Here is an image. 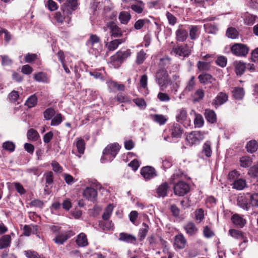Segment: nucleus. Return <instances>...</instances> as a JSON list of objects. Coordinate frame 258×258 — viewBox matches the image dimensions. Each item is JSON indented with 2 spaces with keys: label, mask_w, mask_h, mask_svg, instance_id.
Instances as JSON below:
<instances>
[{
  "label": "nucleus",
  "mask_w": 258,
  "mask_h": 258,
  "mask_svg": "<svg viewBox=\"0 0 258 258\" xmlns=\"http://www.w3.org/2000/svg\"><path fill=\"white\" fill-rule=\"evenodd\" d=\"M11 237L10 235H5L0 238V249L10 246Z\"/></svg>",
  "instance_id": "obj_30"
},
{
  "label": "nucleus",
  "mask_w": 258,
  "mask_h": 258,
  "mask_svg": "<svg viewBox=\"0 0 258 258\" xmlns=\"http://www.w3.org/2000/svg\"><path fill=\"white\" fill-rule=\"evenodd\" d=\"M207 134L208 132L203 131H192L187 135L186 140L191 145L198 144L205 138V135Z\"/></svg>",
  "instance_id": "obj_3"
},
{
  "label": "nucleus",
  "mask_w": 258,
  "mask_h": 258,
  "mask_svg": "<svg viewBox=\"0 0 258 258\" xmlns=\"http://www.w3.org/2000/svg\"><path fill=\"white\" fill-rule=\"evenodd\" d=\"M183 228L186 234L190 236L195 235L198 231L196 225L192 222H188L184 226Z\"/></svg>",
  "instance_id": "obj_15"
},
{
  "label": "nucleus",
  "mask_w": 258,
  "mask_h": 258,
  "mask_svg": "<svg viewBox=\"0 0 258 258\" xmlns=\"http://www.w3.org/2000/svg\"><path fill=\"white\" fill-rule=\"evenodd\" d=\"M216 62L217 65L221 67H224L226 66L227 59L226 57L220 56L217 58Z\"/></svg>",
  "instance_id": "obj_61"
},
{
  "label": "nucleus",
  "mask_w": 258,
  "mask_h": 258,
  "mask_svg": "<svg viewBox=\"0 0 258 258\" xmlns=\"http://www.w3.org/2000/svg\"><path fill=\"white\" fill-rule=\"evenodd\" d=\"M62 121V116L60 113L56 114L52 119L50 125L51 126H57Z\"/></svg>",
  "instance_id": "obj_49"
},
{
  "label": "nucleus",
  "mask_w": 258,
  "mask_h": 258,
  "mask_svg": "<svg viewBox=\"0 0 258 258\" xmlns=\"http://www.w3.org/2000/svg\"><path fill=\"white\" fill-rule=\"evenodd\" d=\"M247 151L250 153L256 152L258 149V144L255 140L248 142L246 145Z\"/></svg>",
  "instance_id": "obj_35"
},
{
  "label": "nucleus",
  "mask_w": 258,
  "mask_h": 258,
  "mask_svg": "<svg viewBox=\"0 0 258 258\" xmlns=\"http://www.w3.org/2000/svg\"><path fill=\"white\" fill-rule=\"evenodd\" d=\"M200 27L198 26H190L189 28V37L191 40H196L200 34Z\"/></svg>",
  "instance_id": "obj_29"
},
{
  "label": "nucleus",
  "mask_w": 258,
  "mask_h": 258,
  "mask_svg": "<svg viewBox=\"0 0 258 258\" xmlns=\"http://www.w3.org/2000/svg\"><path fill=\"white\" fill-rule=\"evenodd\" d=\"M198 79L201 83L204 84L212 83L215 81V78H214L210 74L207 73L200 75L198 77Z\"/></svg>",
  "instance_id": "obj_21"
},
{
  "label": "nucleus",
  "mask_w": 258,
  "mask_h": 258,
  "mask_svg": "<svg viewBox=\"0 0 258 258\" xmlns=\"http://www.w3.org/2000/svg\"><path fill=\"white\" fill-rule=\"evenodd\" d=\"M237 205L244 210H247L250 207V204L247 202L246 198L241 196L237 199Z\"/></svg>",
  "instance_id": "obj_28"
},
{
  "label": "nucleus",
  "mask_w": 258,
  "mask_h": 258,
  "mask_svg": "<svg viewBox=\"0 0 258 258\" xmlns=\"http://www.w3.org/2000/svg\"><path fill=\"white\" fill-rule=\"evenodd\" d=\"M113 207L112 205L109 204L105 209L103 214L102 215V219L107 220L110 217L113 211Z\"/></svg>",
  "instance_id": "obj_43"
},
{
  "label": "nucleus",
  "mask_w": 258,
  "mask_h": 258,
  "mask_svg": "<svg viewBox=\"0 0 258 258\" xmlns=\"http://www.w3.org/2000/svg\"><path fill=\"white\" fill-rule=\"evenodd\" d=\"M69 237L70 236L67 232L59 233L56 236L53 240L57 244H63Z\"/></svg>",
  "instance_id": "obj_20"
},
{
  "label": "nucleus",
  "mask_w": 258,
  "mask_h": 258,
  "mask_svg": "<svg viewBox=\"0 0 258 258\" xmlns=\"http://www.w3.org/2000/svg\"><path fill=\"white\" fill-rule=\"evenodd\" d=\"M205 92L202 89H198L194 94V101H199L202 99L204 96Z\"/></svg>",
  "instance_id": "obj_51"
},
{
  "label": "nucleus",
  "mask_w": 258,
  "mask_h": 258,
  "mask_svg": "<svg viewBox=\"0 0 258 258\" xmlns=\"http://www.w3.org/2000/svg\"><path fill=\"white\" fill-rule=\"evenodd\" d=\"M3 148L9 152H13L15 149V145L11 141H7L3 143Z\"/></svg>",
  "instance_id": "obj_56"
},
{
  "label": "nucleus",
  "mask_w": 258,
  "mask_h": 258,
  "mask_svg": "<svg viewBox=\"0 0 258 258\" xmlns=\"http://www.w3.org/2000/svg\"><path fill=\"white\" fill-rule=\"evenodd\" d=\"M66 15H67V18L69 19V20H68V23H69V21H70V20H71V18L69 17V15L70 14L64 8L63 9L62 13H61L60 12H57L55 14L54 18H55V20L57 21V22L60 23H62L65 19L64 16Z\"/></svg>",
  "instance_id": "obj_18"
},
{
  "label": "nucleus",
  "mask_w": 258,
  "mask_h": 258,
  "mask_svg": "<svg viewBox=\"0 0 258 258\" xmlns=\"http://www.w3.org/2000/svg\"><path fill=\"white\" fill-rule=\"evenodd\" d=\"M240 165L243 168L249 167L252 163V159L248 156H243L239 160Z\"/></svg>",
  "instance_id": "obj_41"
},
{
  "label": "nucleus",
  "mask_w": 258,
  "mask_h": 258,
  "mask_svg": "<svg viewBox=\"0 0 258 258\" xmlns=\"http://www.w3.org/2000/svg\"><path fill=\"white\" fill-rule=\"evenodd\" d=\"M152 119L156 123L160 125L166 123L168 118L166 116L163 114H155L151 115Z\"/></svg>",
  "instance_id": "obj_24"
},
{
  "label": "nucleus",
  "mask_w": 258,
  "mask_h": 258,
  "mask_svg": "<svg viewBox=\"0 0 258 258\" xmlns=\"http://www.w3.org/2000/svg\"><path fill=\"white\" fill-rule=\"evenodd\" d=\"M37 102V97L35 95H32L30 96L27 100L25 103L28 107L32 108L34 107Z\"/></svg>",
  "instance_id": "obj_46"
},
{
  "label": "nucleus",
  "mask_w": 258,
  "mask_h": 258,
  "mask_svg": "<svg viewBox=\"0 0 258 258\" xmlns=\"http://www.w3.org/2000/svg\"><path fill=\"white\" fill-rule=\"evenodd\" d=\"M2 64L4 67H9L12 65L13 60L7 55H1Z\"/></svg>",
  "instance_id": "obj_54"
},
{
  "label": "nucleus",
  "mask_w": 258,
  "mask_h": 258,
  "mask_svg": "<svg viewBox=\"0 0 258 258\" xmlns=\"http://www.w3.org/2000/svg\"><path fill=\"white\" fill-rule=\"evenodd\" d=\"M146 19H139L136 21L134 25L135 29L140 30L143 28L145 23L147 22Z\"/></svg>",
  "instance_id": "obj_63"
},
{
  "label": "nucleus",
  "mask_w": 258,
  "mask_h": 258,
  "mask_svg": "<svg viewBox=\"0 0 258 258\" xmlns=\"http://www.w3.org/2000/svg\"><path fill=\"white\" fill-rule=\"evenodd\" d=\"M156 81L163 90L168 83V75L167 71L164 69L158 70L156 75Z\"/></svg>",
  "instance_id": "obj_2"
},
{
  "label": "nucleus",
  "mask_w": 258,
  "mask_h": 258,
  "mask_svg": "<svg viewBox=\"0 0 258 258\" xmlns=\"http://www.w3.org/2000/svg\"><path fill=\"white\" fill-rule=\"evenodd\" d=\"M205 116L207 121L210 123H214L217 121L216 114L213 110L206 109L205 112Z\"/></svg>",
  "instance_id": "obj_23"
},
{
  "label": "nucleus",
  "mask_w": 258,
  "mask_h": 258,
  "mask_svg": "<svg viewBox=\"0 0 258 258\" xmlns=\"http://www.w3.org/2000/svg\"><path fill=\"white\" fill-rule=\"evenodd\" d=\"M186 240L183 234H180L174 237V246L178 249H183L185 247Z\"/></svg>",
  "instance_id": "obj_14"
},
{
  "label": "nucleus",
  "mask_w": 258,
  "mask_h": 258,
  "mask_svg": "<svg viewBox=\"0 0 258 258\" xmlns=\"http://www.w3.org/2000/svg\"><path fill=\"white\" fill-rule=\"evenodd\" d=\"M173 52L177 55L180 56L186 57L190 53V49L187 44L184 46H178L173 48Z\"/></svg>",
  "instance_id": "obj_12"
},
{
  "label": "nucleus",
  "mask_w": 258,
  "mask_h": 258,
  "mask_svg": "<svg viewBox=\"0 0 258 258\" xmlns=\"http://www.w3.org/2000/svg\"><path fill=\"white\" fill-rule=\"evenodd\" d=\"M176 119L177 121L184 123L185 125H189L190 123V120L187 117L186 110L184 108L177 110Z\"/></svg>",
  "instance_id": "obj_6"
},
{
  "label": "nucleus",
  "mask_w": 258,
  "mask_h": 258,
  "mask_svg": "<svg viewBox=\"0 0 258 258\" xmlns=\"http://www.w3.org/2000/svg\"><path fill=\"white\" fill-rule=\"evenodd\" d=\"M131 15L128 12L122 11L118 16V19L122 24L126 25L130 21Z\"/></svg>",
  "instance_id": "obj_26"
},
{
  "label": "nucleus",
  "mask_w": 258,
  "mask_h": 258,
  "mask_svg": "<svg viewBox=\"0 0 258 258\" xmlns=\"http://www.w3.org/2000/svg\"><path fill=\"white\" fill-rule=\"evenodd\" d=\"M231 220L234 224L240 227H243L246 223V220L245 219L236 214L232 216Z\"/></svg>",
  "instance_id": "obj_33"
},
{
  "label": "nucleus",
  "mask_w": 258,
  "mask_h": 258,
  "mask_svg": "<svg viewBox=\"0 0 258 258\" xmlns=\"http://www.w3.org/2000/svg\"><path fill=\"white\" fill-rule=\"evenodd\" d=\"M34 79L38 82H45L47 81L46 75L42 72L34 74Z\"/></svg>",
  "instance_id": "obj_58"
},
{
  "label": "nucleus",
  "mask_w": 258,
  "mask_h": 258,
  "mask_svg": "<svg viewBox=\"0 0 258 258\" xmlns=\"http://www.w3.org/2000/svg\"><path fill=\"white\" fill-rule=\"evenodd\" d=\"M77 6V0H68V3L67 6L64 8L70 14H72V11H74Z\"/></svg>",
  "instance_id": "obj_38"
},
{
  "label": "nucleus",
  "mask_w": 258,
  "mask_h": 258,
  "mask_svg": "<svg viewBox=\"0 0 258 258\" xmlns=\"http://www.w3.org/2000/svg\"><path fill=\"white\" fill-rule=\"evenodd\" d=\"M131 52L130 49L124 51H119L115 55L111 56L112 62L116 61L117 63H122L125 59L131 55Z\"/></svg>",
  "instance_id": "obj_7"
},
{
  "label": "nucleus",
  "mask_w": 258,
  "mask_h": 258,
  "mask_svg": "<svg viewBox=\"0 0 258 258\" xmlns=\"http://www.w3.org/2000/svg\"><path fill=\"white\" fill-rule=\"evenodd\" d=\"M227 100V95L226 93L220 92L218 93L216 97L214 99L212 103L216 106H219L226 102Z\"/></svg>",
  "instance_id": "obj_16"
},
{
  "label": "nucleus",
  "mask_w": 258,
  "mask_h": 258,
  "mask_svg": "<svg viewBox=\"0 0 258 258\" xmlns=\"http://www.w3.org/2000/svg\"><path fill=\"white\" fill-rule=\"evenodd\" d=\"M139 4L138 5H132L131 6V9L136 13L138 14H141L143 12L145 5L143 2L140 1H138Z\"/></svg>",
  "instance_id": "obj_47"
},
{
  "label": "nucleus",
  "mask_w": 258,
  "mask_h": 258,
  "mask_svg": "<svg viewBox=\"0 0 258 258\" xmlns=\"http://www.w3.org/2000/svg\"><path fill=\"white\" fill-rule=\"evenodd\" d=\"M194 114L195 115L194 119V124L196 127H201L203 126L204 123V120L202 115L198 114L194 110H192Z\"/></svg>",
  "instance_id": "obj_31"
},
{
  "label": "nucleus",
  "mask_w": 258,
  "mask_h": 258,
  "mask_svg": "<svg viewBox=\"0 0 258 258\" xmlns=\"http://www.w3.org/2000/svg\"><path fill=\"white\" fill-rule=\"evenodd\" d=\"M76 243L79 246H85L88 245V240L86 235L81 233L77 237Z\"/></svg>",
  "instance_id": "obj_32"
},
{
  "label": "nucleus",
  "mask_w": 258,
  "mask_h": 258,
  "mask_svg": "<svg viewBox=\"0 0 258 258\" xmlns=\"http://www.w3.org/2000/svg\"><path fill=\"white\" fill-rule=\"evenodd\" d=\"M141 174L147 180L157 175L155 169L151 166H146L142 168L141 170Z\"/></svg>",
  "instance_id": "obj_9"
},
{
  "label": "nucleus",
  "mask_w": 258,
  "mask_h": 258,
  "mask_svg": "<svg viewBox=\"0 0 258 258\" xmlns=\"http://www.w3.org/2000/svg\"><path fill=\"white\" fill-rule=\"evenodd\" d=\"M234 97L236 99H241L244 95L243 89L240 87H236L232 91Z\"/></svg>",
  "instance_id": "obj_42"
},
{
  "label": "nucleus",
  "mask_w": 258,
  "mask_h": 258,
  "mask_svg": "<svg viewBox=\"0 0 258 258\" xmlns=\"http://www.w3.org/2000/svg\"><path fill=\"white\" fill-rule=\"evenodd\" d=\"M229 233L232 237H233L235 238H236V239H240V238L243 239V238L242 233L238 230L231 229L229 231Z\"/></svg>",
  "instance_id": "obj_57"
},
{
  "label": "nucleus",
  "mask_w": 258,
  "mask_h": 258,
  "mask_svg": "<svg viewBox=\"0 0 258 258\" xmlns=\"http://www.w3.org/2000/svg\"><path fill=\"white\" fill-rule=\"evenodd\" d=\"M122 39H114L107 43L106 46L108 51H114L118 46V45L123 42Z\"/></svg>",
  "instance_id": "obj_27"
},
{
  "label": "nucleus",
  "mask_w": 258,
  "mask_h": 258,
  "mask_svg": "<svg viewBox=\"0 0 258 258\" xmlns=\"http://www.w3.org/2000/svg\"><path fill=\"white\" fill-rule=\"evenodd\" d=\"M170 132L171 137L173 138H179L181 137L183 133V130L180 125L178 123H174L170 129Z\"/></svg>",
  "instance_id": "obj_13"
},
{
  "label": "nucleus",
  "mask_w": 258,
  "mask_h": 258,
  "mask_svg": "<svg viewBox=\"0 0 258 258\" xmlns=\"http://www.w3.org/2000/svg\"><path fill=\"white\" fill-rule=\"evenodd\" d=\"M197 67L200 71H208L210 68V62L199 61L197 63Z\"/></svg>",
  "instance_id": "obj_52"
},
{
  "label": "nucleus",
  "mask_w": 258,
  "mask_h": 258,
  "mask_svg": "<svg viewBox=\"0 0 258 258\" xmlns=\"http://www.w3.org/2000/svg\"><path fill=\"white\" fill-rule=\"evenodd\" d=\"M157 97L159 100L162 102H167L170 100V96L165 93L159 92Z\"/></svg>",
  "instance_id": "obj_62"
},
{
  "label": "nucleus",
  "mask_w": 258,
  "mask_h": 258,
  "mask_svg": "<svg viewBox=\"0 0 258 258\" xmlns=\"http://www.w3.org/2000/svg\"><path fill=\"white\" fill-rule=\"evenodd\" d=\"M168 188V184L166 182L162 183L157 188V192L159 197H164L167 195V191Z\"/></svg>",
  "instance_id": "obj_36"
},
{
  "label": "nucleus",
  "mask_w": 258,
  "mask_h": 258,
  "mask_svg": "<svg viewBox=\"0 0 258 258\" xmlns=\"http://www.w3.org/2000/svg\"><path fill=\"white\" fill-rule=\"evenodd\" d=\"M246 67L244 63L241 61L235 63V73L237 75H241L245 71Z\"/></svg>",
  "instance_id": "obj_37"
},
{
  "label": "nucleus",
  "mask_w": 258,
  "mask_h": 258,
  "mask_svg": "<svg viewBox=\"0 0 258 258\" xmlns=\"http://www.w3.org/2000/svg\"><path fill=\"white\" fill-rule=\"evenodd\" d=\"M25 254L28 258H40L38 254L34 251H25Z\"/></svg>",
  "instance_id": "obj_64"
},
{
  "label": "nucleus",
  "mask_w": 258,
  "mask_h": 258,
  "mask_svg": "<svg viewBox=\"0 0 258 258\" xmlns=\"http://www.w3.org/2000/svg\"><path fill=\"white\" fill-rule=\"evenodd\" d=\"M195 85V78L194 76H191L189 80L187 82V84L184 91L190 92L192 91L194 89Z\"/></svg>",
  "instance_id": "obj_48"
},
{
  "label": "nucleus",
  "mask_w": 258,
  "mask_h": 258,
  "mask_svg": "<svg viewBox=\"0 0 258 258\" xmlns=\"http://www.w3.org/2000/svg\"><path fill=\"white\" fill-rule=\"evenodd\" d=\"M120 148V146L117 143H112L108 145L103 150V156L101 158V161L104 163V160L111 161L116 156Z\"/></svg>",
  "instance_id": "obj_1"
},
{
  "label": "nucleus",
  "mask_w": 258,
  "mask_h": 258,
  "mask_svg": "<svg viewBox=\"0 0 258 258\" xmlns=\"http://www.w3.org/2000/svg\"><path fill=\"white\" fill-rule=\"evenodd\" d=\"M119 240L127 243H134L136 241V237L132 234L122 232L119 234Z\"/></svg>",
  "instance_id": "obj_19"
},
{
  "label": "nucleus",
  "mask_w": 258,
  "mask_h": 258,
  "mask_svg": "<svg viewBox=\"0 0 258 258\" xmlns=\"http://www.w3.org/2000/svg\"><path fill=\"white\" fill-rule=\"evenodd\" d=\"M173 189L175 195L183 196L189 191L190 187L186 182L180 181L174 185Z\"/></svg>",
  "instance_id": "obj_4"
},
{
  "label": "nucleus",
  "mask_w": 258,
  "mask_h": 258,
  "mask_svg": "<svg viewBox=\"0 0 258 258\" xmlns=\"http://www.w3.org/2000/svg\"><path fill=\"white\" fill-rule=\"evenodd\" d=\"M246 195L249 198L250 206L258 207V193H247Z\"/></svg>",
  "instance_id": "obj_39"
},
{
  "label": "nucleus",
  "mask_w": 258,
  "mask_h": 258,
  "mask_svg": "<svg viewBox=\"0 0 258 258\" xmlns=\"http://www.w3.org/2000/svg\"><path fill=\"white\" fill-rule=\"evenodd\" d=\"M238 32L232 27L229 28L226 31V35L230 38L235 39L238 36Z\"/></svg>",
  "instance_id": "obj_55"
},
{
  "label": "nucleus",
  "mask_w": 258,
  "mask_h": 258,
  "mask_svg": "<svg viewBox=\"0 0 258 258\" xmlns=\"http://www.w3.org/2000/svg\"><path fill=\"white\" fill-rule=\"evenodd\" d=\"M175 34L176 40L179 42L184 41L188 36L187 31L180 27L176 31Z\"/></svg>",
  "instance_id": "obj_17"
},
{
  "label": "nucleus",
  "mask_w": 258,
  "mask_h": 258,
  "mask_svg": "<svg viewBox=\"0 0 258 258\" xmlns=\"http://www.w3.org/2000/svg\"><path fill=\"white\" fill-rule=\"evenodd\" d=\"M55 110L52 108L46 109L43 112V116L46 120H50L55 115Z\"/></svg>",
  "instance_id": "obj_53"
},
{
  "label": "nucleus",
  "mask_w": 258,
  "mask_h": 258,
  "mask_svg": "<svg viewBox=\"0 0 258 258\" xmlns=\"http://www.w3.org/2000/svg\"><path fill=\"white\" fill-rule=\"evenodd\" d=\"M107 26L110 30V35L113 37H119L122 35L121 29L113 21H109L107 23Z\"/></svg>",
  "instance_id": "obj_8"
},
{
  "label": "nucleus",
  "mask_w": 258,
  "mask_h": 258,
  "mask_svg": "<svg viewBox=\"0 0 258 258\" xmlns=\"http://www.w3.org/2000/svg\"><path fill=\"white\" fill-rule=\"evenodd\" d=\"M240 175V174L238 171L234 170L229 173L228 179L230 182H233L239 178Z\"/></svg>",
  "instance_id": "obj_50"
},
{
  "label": "nucleus",
  "mask_w": 258,
  "mask_h": 258,
  "mask_svg": "<svg viewBox=\"0 0 258 258\" xmlns=\"http://www.w3.org/2000/svg\"><path fill=\"white\" fill-rule=\"evenodd\" d=\"M76 145L78 152L81 154H83L85 149V143L84 141L82 139L78 138L77 139Z\"/></svg>",
  "instance_id": "obj_45"
},
{
  "label": "nucleus",
  "mask_w": 258,
  "mask_h": 258,
  "mask_svg": "<svg viewBox=\"0 0 258 258\" xmlns=\"http://www.w3.org/2000/svg\"><path fill=\"white\" fill-rule=\"evenodd\" d=\"M142 226L143 227L140 229L138 234L140 241L144 239L149 229V226L146 223H143Z\"/></svg>",
  "instance_id": "obj_34"
},
{
  "label": "nucleus",
  "mask_w": 258,
  "mask_h": 258,
  "mask_svg": "<svg viewBox=\"0 0 258 258\" xmlns=\"http://www.w3.org/2000/svg\"><path fill=\"white\" fill-rule=\"evenodd\" d=\"M109 86L110 87L116 88L120 91H123L124 89V86L122 84H118L116 82L110 81L109 82Z\"/></svg>",
  "instance_id": "obj_60"
},
{
  "label": "nucleus",
  "mask_w": 258,
  "mask_h": 258,
  "mask_svg": "<svg viewBox=\"0 0 258 258\" xmlns=\"http://www.w3.org/2000/svg\"><path fill=\"white\" fill-rule=\"evenodd\" d=\"M87 45L93 50L95 49L97 52H99L98 49L95 48V46L101 47L100 38L96 35L91 34L89 39L87 42Z\"/></svg>",
  "instance_id": "obj_10"
},
{
  "label": "nucleus",
  "mask_w": 258,
  "mask_h": 258,
  "mask_svg": "<svg viewBox=\"0 0 258 258\" xmlns=\"http://www.w3.org/2000/svg\"><path fill=\"white\" fill-rule=\"evenodd\" d=\"M204 210L198 209L195 212V220L197 223H200L204 219Z\"/></svg>",
  "instance_id": "obj_44"
},
{
  "label": "nucleus",
  "mask_w": 258,
  "mask_h": 258,
  "mask_svg": "<svg viewBox=\"0 0 258 258\" xmlns=\"http://www.w3.org/2000/svg\"><path fill=\"white\" fill-rule=\"evenodd\" d=\"M248 48L244 44L236 43L231 47V51L236 56H245L248 52Z\"/></svg>",
  "instance_id": "obj_5"
},
{
  "label": "nucleus",
  "mask_w": 258,
  "mask_h": 258,
  "mask_svg": "<svg viewBox=\"0 0 258 258\" xmlns=\"http://www.w3.org/2000/svg\"><path fill=\"white\" fill-rule=\"evenodd\" d=\"M83 197L88 201L94 202L97 197V191L92 187H87L83 192Z\"/></svg>",
  "instance_id": "obj_11"
},
{
  "label": "nucleus",
  "mask_w": 258,
  "mask_h": 258,
  "mask_svg": "<svg viewBox=\"0 0 258 258\" xmlns=\"http://www.w3.org/2000/svg\"><path fill=\"white\" fill-rule=\"evenodd\" d=\"M232 188L237 190H242L246 186V180L244 179L240 178V177L234 181L231 184Z\"/></svg>",
  "instance_id": "obj_22"
},
{
  "label": "nucleus",
  "mask_w": 258,
  "mask_h": 258,
  "mask_svg": "<svg viewBox=\"0 0 258 258\" xmlns=\"http://www.w3.org/2000/svg\"><path fill=\"white\" fill-rule=\"evenodd\" d=\"M248 174L258 178V164L254 165L249 169Z\"/></svg>",
  "instance_id": "obj_59"
},
{
  "label": "nucleus",
  "mask_w": 258,
  "mask_h": 258,
  "mask_svg": "<svg viewBox=\"0 0 258 258\" xmlns=\"http://www.w3.org/2000/svg\"><path fill=\"white\" fill-rule=\"evenodd\" d=\"M202 153L207 157H210L212 154L211 148V143L209 141H207L204 143L202 147Z\"/></svg>",
  "instance_id": "obj_25"
},
{
  "label": "nucleus",
  "mask_w": 258,
  "mask_h": 258,
  "mask_svg": "<svg viewBox=\"0 0 258 258\" xmlns=\"http://www.w3.org/2000/svg\"><path fill=\"white\" fill-rule=\"evenodd\" d=\"M27 138L29 140L32 141H37L39 138L38 133L35 130L31 128L27 132Z\"/></svg>",
  "instance_id": "obj_40"
}]
</instances>
